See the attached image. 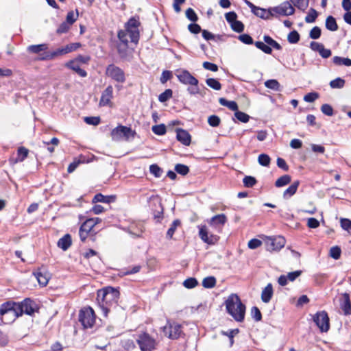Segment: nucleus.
I'll use <instances>...</instances> for the list:
<instances>
[{"label":"nucleus","instance_id":"62","mask_svg":"<svg viewBox=\"0 0 351 351\" xmlns=\"http://www.w3.org/2000/svg\"><path fill=\"white\" fill-rule=\"evenodd\" d=\"M239 40L246 45H252L254 43L252 36L247 34L239 35Z\"/></svg>","mask_w":351,"mask_h":351},{"label":"nucleus","instance_id":"50","mask_svg":"<svg viewBox=\"0 0 351 351\" xmlns=\"http://www.w3.org/2000/svg\"><path fill=\"white\" fill-rule=\"evenodd\" d=\"M234 117L242 123H247L250 119V116L247 114L238 110L235 111Z\"/></svg>","mask_w":351,"mask_h":351},{"label":"nucleus","instance_id":"25","mask_svg":"<svg viewBox=\"0 0 351 351\" xmlns=\"http://www.w3.org/2000/svg\"><path fill=\"white\" fill-rule=\"evenodd\" d=\"M273 295V287L271 284H268L262 291L261 300L265 303H268Z\"/></svg>","mask_w":351,"mask_h":351},{"label":"nucleus","instance_id":"10","mask_svg":"<svg viewBox=\"0 0 351 351\" xmlns=\"http://www.w3.org/2000/svg\"><path fill=\"white\" fill-rule=\"evenodd\" d=\"M162 331L166 337L171 339H178L182 333L180 324L167 321V324L162 328Z\"/></svg>","mask_w":351,"mask_h":351},{"label":"nucleus","instance_id":"22","mask_svg":"<svg viewBox=\"0 0 351 351\" xmlns=\"http://www.w3.org/2000/svg\"><path fill=\"white\" fill-rule=\"evenodd\" d=\"M116 199L115 195H104L101 193H97L96 194L93 199V203H97V202H102V203H107L110 204L111 202H114Z\"/></svg>","mask_w":351,"mask_h":351},{"label":"nucleus","instance_id":"60","mask_svg":"<svg viewBox=\"0 0 351 351\" xmlns=\"http://www.w3.org/2000/svg\"><path fill=\"white\" fill-rule=\"evenodd\" d=\"M321 111L323 114L327 116H332L334 114V110L332 107L327 104H323L321 106Z\"/></svg>","mask_w":351,"mask_h":351},{"label":"nucleus","instance_id":"48","mask_svg":"<svg viewBox=\"0 0 351 351\" xmlns=\"http://www.w3.org/2000/svg\"><path fill=\"white\" fill-rule=\"evenodd\" d=\"M174 169L178 173L182 176H186L189 172V167L183 164L176 165Z\"/></svg>","mask_w":351,"mask_h":351},{"label":"nucleus","instance_id":"21","mask_svg":"<svg viewBox=\"0 0 351 351\" xmlns=\"http://www.w3.org/2000/svg\"><path fill=\"white\" fill-rule=\"evenodd\" d=\"M256 16L260 17L263 19H269L271 16H274V13L271 12V9L266 10L257 7L252 12Z\"/></svg>","mask_w":351,"mask_h":351},{"label":"nucleus","instance_id":"28","mask_svg":"<svg viewBox=\"0 0 351 351\" xmlns=\"http://www.w3.org/2000/svg\"><path fill=\"white\" fill-rule=\"evenodd\" d=\"M326 28L330 31L335 32L338 29V25L336 19L332 16H328L326 19Z\"/></svg>","mask_w":351,"mask_h":351},{"label":"nucleus","instance_id":"13","mask_svg":"<svg viewBox=\"0 0 351 351\" xmlns=\"http://www.w3.org/2000/svg\"><path fill=\"white\" fill-rule=\"evenodd\" d=\"M135 132H133L130 127L119 125L111 131V136L114 141L122 139L128 140L130 136H134Z\"/></svg>","mask_w":351,"mask_h":351},{"label":"nucleus","instance_id":"54","mask_svg":"<svg viewBox=\"0 0 351 351\" xmlns=\"http://www.w3.org/2000/svg\"><path fill=\"white\" fill-rule=\"evenodd\" d=\"M341 250L339 246H333L330 250V256L335 260L341 256Z\"/></svg>","mask_w":351,"mask_h":351},{"label":"nucleus","instance_id":"18","mask_svg":"<svg viewBox=\"0 0 351 351\" xmlns=\"http://www.w3.org/2000/svg\"><path fill=\"white\" fill-rule=\"evenodd\" d=\"M176 139L185 146H189L191 142V134L185 130L176 128Z\"/></svg>","mask_w":351,"mask_h":351},{"label":"nucleus","instance_id":"38","mask_svg":"<svg viewBox=\"0 0 351 351\" xmlns=\"http://www.w3.org/2000/svg\"><path fill=\"white\" fill-rule=\"evenodd\" d=\"M29 151L24 147H20L17 150V158L16 159V162H22L23 161L28 155Z\"/></svg>","mask_w":351,"mask_h":351},{"label":"nucleus","instance_id":"14","mask_svg":"<svg viewBox=\"0 0 351 351\" xmlns=\"http://www.w3.org/2000/svg\"><path fill=\"white\" fill-rule=\"evenodd\" d=\"M286 243L285 237L282 236L269 237L267 241V250L269 252L279 251Z\"/></svg>","mask_w":351,"mask_h":351},{"label":"nucleus","instance_id":"46","mask_svg":"<svg viewBox=\"0 0 351 351\" xmlns=\"http://www.w3.org/2000/svg\"><path fill=\"white\" fill-rule=\"evenodd\" d=\"M172 95H173V91L171 89H166L163 93H162L158 96V100L160 102L164 103V102L168 101L172 97Z\"/></svg>","mask_w":351,"mask_h":351},{"label":"nucleus","instance_id":"40","mask_svg":"<svg viewBox=\"0 0 351 351\" xmlns=\"http://www.w3.org/2000/svg\"><path fill=\"white\" fill-rule=\"evenodd\" d=\"M318 16V12L314 9L311 8L308 14L305 17V21L307 23H311L315 21Z\"/></svg>","mask_w":351,"mask_h":351},{"label":"nucleus","instance_id":"41","mask_svg":"<svg viewBox=\"0 0 351 351\" xmlns=\"http://www.w3.org/2000/svg\"><path fill=\"white\" fill-rule=\"evenodd\" d=\"M300 36L296 30L291 31L287 36V40L291 44L298 43L300 40Z\"/></svg>","mask_w":351,"mask_h":351},{"label":"nucleus","instance_id":"16","mask_svg":"<svg viewBox=\"0 0 351 351\" xmlns=\"http://www.w3.org/2000/svg\"><path fill=\"white\" fill-rule=\"evenodd\" d=\"M179 81L186 85H198L199 81L187 70H182L176 75Z\"/></svg>","mask_w":351,"mask_h":351},{"label":"nucleus","instance_id":"6","mask_svg":"<svg viewBox=\"0 0 351 351\" xmlns=\"http://www.w3.org/2000/svg\"><path fill=\"white\" fill-rule=\"evenodd\" d=\"M19 316L23 314L32 316L36 312L38 311V306L32 299L27 298L20 302H15Z\"/></svg>","mask_w":351,"mask_h":351},{"label":"nucleus","instance_id":"9","mask_svg":"<svg viewBox=\"0 0 351 351\" xmlns=\"http://www.w3.org/2000/svg\"><path fill=\"white\" fill-rule=\"evenodd\" d=\"M106 75L113 81L123 84L126 81V77L124 71L114 64L107 66L106 69Z\"/></svg>","mask_w":351,"mask_h":351},{"label":"nucleus","instance_id":"59","mask_svg":"<svg viewBox=\"0 0 351 351\" xmlns=\"http://www.w3.org/2000/svg\"><path fill=\"white\" fill-rule=\"evenodd\" d=\"M208 123L212 127H217L221 123V119L217 115H211L208 118Z\"/></svg>","mask_w":351,"mask_h":351},{"label":"nucleus","instance_id":"15","mask_svg":"<svg viewBox=\"0 0 351 351\" xmlns=\"http://www.w3.org/2000/svg\"><path fill=\"white\" fill-rule=\"evenodd\" d=\"M274 16L278 14L282 16H289L293 14L295 9L289 1H285L280 5L271 8Z\"/></svg>","mask_w":351,"mask_h":351},{"label":"nucleus","instance_id":"17","mask_svg":"<svg viewBox=\"0 0 351 351\" xmlns=\"http://www.w3.org/2000/svg\"><path fill=\"white\" fill-rule=\"evenodd\" d=\"M113 98V87L108 85L102 92L99 105L100 106H106L111 104V99Z\"/></svg>","mask_w":351,"mask_h":351},{"label":"nucleus","instance_id":"58","mask_svg":"<svg viewBox=\"0 0 351 351\" xmlns=\"http://www.w3.org/2000/svg\"><path fill=\"white\" fill-rule=\"evenodd\" d=\"M341 227L342 229L348 231V232H351V220L347 218H341L340 219Z\"/></svg>","mask_w":351,"mask_h":351},{"label":"nucleus","instance_id":"52","mask_svg":"<svg viewBox=\"0 0 351 351\" xmlns=\"http://www.w3.org/2000/svg\"><path fill=\"white\" fill-rule=\"evenodd\" d=\"M230 26H231V28L232 29V30L237 33H241V32H243V30H244V25L240 21L237 20L236 21L232 23L230 25Z\"/></svg>","mask_w":351,"mask_h":351},{"label":"nucleus","instance_id":"44","mask_svg":"<svg viewBox=\"0 0 351 351\" xmlns=\"http://www.w3.org/2000/svg\"><path fill=\"white\" fill-rule=\"evenodd\" d=\"M227 221V217L224 214L217 215L211 218V222L215 224L223 225Z\"/></svg>","mask_w":351,"mask_h":351},{"label":"nucleus","instance_id":"30","mask_svg":"<svg viewBox=\"0 0 351 351\" xmlns=\"http://www.w3.org/2000/svg\"><path fill=\"white\" fill-rule=\"evenodd\" d=\"M291 181V177L289 175H284L276 180L275 182V186L278 188L282 187L289 184Z\"/></svg>","mask_w":351,"mask_h":351},{"label":"nucleus","instance_id":"57","mask_svg":"<svg viewBox=\"0 0 351 351\" xmlns=\"http://www.w3.org/2000/svg\"><path fill=\"white\" fill-rule=\"evenodd\" d=\"M208 235L209 234L205 226L199 228V236L204 243H207V241H208Z\"/></svg>","mask_w":351,"mask_h":351},{"label":"nucleus","instance_id":"34","mask_svg":"<svg viewBox=\"0 0 351 351\" xmlns=\"http://www.w3.org/2000/svg\"><path fill=\"white\" fill-rule=\"evenodd\" d=\"M216 285V278L214 276H208L203 279L202 286L206 289L213 288Z\"/></svg>","mask_w":351,"mask_h":351},{"label":"nucleus","instance_id":"31","mask_svg":"<svg viewBox=\"0 0 351 351\" xmlns=\"http://www.w3.org/2000/svg\"><path fill=\"white\" fill-rule=\"evenodd\" d=\"M239 332L238 328L231 329L228 331L221 330V334L229 338L230 345L232 346L234 344V337Z\"/></svg>","mask_w":351,"mask_h":351},{"label":"nucleus","instance_id":"42","mask_svg":"<svg viewBox=\"0 0 351 351\" xmlns=\"http://www.w3.org/2000/svg\"><path fill=\"white\" fill-rule=\"evenodd\" d=\"M95 225L96 222H95L93 219H88L81 225L80 227L82 228V230H85L90 232Z\"/></svg>","mask_w":351,"mask_h":351},{"label":"nucleus","instance_id":"29","mask_svg":"<svg viewBox=\"0 0 351 351\" xmlns=\"http://www.w3.org/2000/svg\"><path fill=\"white\" fill-rule=\"evenodd\" d=\"M332 62L337 66L345 65L346 66H351V59L348 58H343L340 56H334Z\"/></svg>","mask_w":351,"mask_h":351},{"label":"nucleus","instance_id":"51","mask_svg":"<svg viewBox=\"0 0 351 351\" xmlns=\"http://www.w3.org/2000/svg\"><path fill=\"white\" fill-rule=\"evenodd\" d=\"M251 315H252V317L256 322H259L262 319V314H261L259 308L256 306H253L251 308Z\"/></svg>","mask_w":351,"mask_h":351},{"label":"nucleus","instance_id":"56","mask_svg":"<svg viewBox=\"0 0 351 351\" xmlns=\"http://www.w3.org/2000/svg\"><path fill=\"white\" fill-rule=\"evenodd\" d=\"M186 18L192 21V22H196L198 20V16L197 14L195 12L193 9L189 8L186 10Z\"/></svg>","mask_w":351,"mask_h":351},{"label":"nucleus","instance_id":"12","mask_svg":"<svg viewBox=\"0 0 351 351\" xmlns=\"http://www.w3.org/2000/svg\"><path fill=\"white\" fill-rule=\"evenodd\" d=\"M136 342L141 351H152L155 349L156 340L147 332L139 335Z\"/></svg>","mask_w":351,"mask_h":351},{"label":"nucleus","instance_id":"3","mask_svg":"<svg viewBox=\"0 0 351 351\" xmlns=\"http://www.w3.org/2000/svg\"><path fill=\"white\" fill-rule=\"evenodd\" d=\"M141 25L139 16H132L125 23L124 29H120L119 32H123L126 38H130V42L136 45L140 38L139 27Z\"/></svg>","mask_w":351,"mask_h":351},{"label":"nucleus","instance_id":"45","mask_svg":"<svg viewBox=\"0 0 351 351\" xmlns=\"http://www.w3.org/2000/svg\"><path fill=\"white\" fill-rule=\"evenodd\" d=\"M258 163L263 167H268L270 164L271 158L266 154H261L258 158Z\"/></svg>","mask_w":351,"mask_h":351},{"label":"nucleus","instance_id":"26","mask_svg":"<svg viewBox=\"0 0 351 351\" xmlns=\"http://www.w3.org/2000/svg\"><path fill=\"white\" fill-rule=\"evenodd\" d=\"M300 182L298 180L295 181L291 185H290L283 193V197L288 199L293 196L297 191Z\"/></svg>","mask_w":351,"mask_h":351},{"label":"nucleus","instance_id":"43","mask_svg":"<svg viewBox=\"0 0 351 351\" xmlns=\"http://www.w3.org/2000/svg\"><path fill=\"white\" fill-rule=\"evenodd\" d=\"M290 1L301 10H304L308 5V0H290Z\"/></svg>","mask_w":351,"mask_h":351},{"label":"nucleus","instance_id":"7","mask_svg":"<svg viewBox=\"0 0 351 351\" xmlns=\"http://www.w3.org/2000/svg\"><path fill=\"white\" fill-rule=\"evenodd\" d=\"M81 46L80 43H71L67 45H66L64 47L58 48L52 52H47L45 53V56L43 57H40V60H53L55 58L62 56L64 54L69 53L71 51H75Z\"/></svg>","mask_w":351,"mask_h":351},{"label":"nucleus","instance_id":"11","mask_svg":"<svg viewBox=\"0 0 351 351\" xmlns=\"http://www.w3.org/2000/svg\"><path fill=\"white\" fill-rule=\"evenodd\" d=\"M313 320L322 332H326L330 329V320L326 311L316 313L313 316Z\"/></svg>","mask_w":351,"mask_h":351},{"label":"nucleus","instance_id":"20","mask_svg":"<svg viewBox=\"0 0 351 351\" xmlns=\"http://www.w3.org/2000/svg\"><path fill=\"white\" fill-rule=\"evenodd\" d=\"M48 49V44L47 43H42L39 45H32L27 47V51L29 53H34V54H39L40 52L44 51V53L42 54L43 57L45 56V53H47L46 51Z\"/></svg>","mask_w":351,"mask_h":351},{"label":"nucleus","instance_id":"47","mask_svg":"<svg viewBox=\"0 0 351 351\" xmlns=\"http://www.w3.org/2000/svg\"><path fill=\"white\" fill-rule=\"evenodd\" d=\"M243 182L245 187L250 188L254 186L256 184L257 181L253 176H245L243 179Z\"/></svg>","mask_w":351,"mask_h":351},{"label":"nucleus","instance_id":"39","mask_svg":"<svg viewBox=\"0 0 351 351\" xmlns=\"http://www.w3.org/2000/svg\"><path fill=\"white\" fill-rule=\"evenodd\" d=\"M152 130L155 134L159 136L165 134L167 132L166 126L163 123L153 125L152 128Z\"/></svg>","mask_w":351,"mask_h":351},{"label":"nucleus","instance_id":"23","mask_svg":"<svg viewBox=\"0 0 351 351\" xmlns=\"http://www.w3.org/2000/svg\"><path fill=\"white\" fill-rule=\"evenodd\" d=\"M72 244L71 237L69 234H66L62 238H60L58 241V246L61 248L62 250H67Z\"/></svg>","mask_w":351,"mask_h":351},{"label":"nucleus","instance_id":"8","mask_svg":"<svg viewBox=\"0 0 351 351\" xmlns=\"http://www.w3.org/2000/svg\"><path fill=\"white\" fill-rule=\"evenodd\" d=\"M95 314L93 309L90 307H84L80 311L79 322L85 328H91L95 322Z\"/></svg>","mask_w":351,"mask_h":351},{"label":"nucleus","instance_id":"53","mask_svg":"<svg viewBox=\"0 0 351 351\" xmlns=\"http://www.w3.org/2000/svg\"><path fill=\"white\" fill-rule=\"evenodd\" d=\"M197 284V280L195 278H189L183 282V285L187 289H193L195 287Z\"/></svg>","mask_w":351,"mask_h":351},{"label":"nucleus","instance_id":"19","mask_svg":"<svg viewBox=\"0 0 351 351\" xmlns=\"http://www.w3.org/2000/svg\"><path fill=\"white\" fill-rule=\"evenodd\" d=\"M340 307L343 311L344 315H348L351 314V301L350 295L348 293L342 294V300L340 301Z\"/></svg>","mask_w":351,"mask_h":351},{"label":"nucleus","instance_id":"27","mask_svg":"<svg viewBox=\"0 0 351 351\" xmlns=\"http://www.w3.org/2000/svg\"><path fill=\"white\" fill-rule=\"evenodd\" d=\"M34 275L35 276L38 283L41 286L45 287L47 285L48 281H49V274H43L40 271V269H39L37 271H35L34 273Z\"/></svg>","mask_w":351,"mask_h":351},{"label":"nucleus","instance_id":"49","mask_svg":"<svg viewBox=\"0 0 351 351\" xmlns=\"http://www.w3.org/2000/svg\"><path fill=\"white\" fill-rule=\"evenodd\" d=\"M149 171L156 178H160L162 173V169L158 165L156 164H153L149 166Z\"/></svg>","mask_w":351,"mask_h":351},{"label":"nucleus","instance_id":"32","mask_svg":"<svg viewBox=\"0 0 351 351\" xmlns=\"http://www.w3.org/2000/svg\"><path fill=\"white\" fill-rule=\"evenodd\" d=\"M265 86L267 88L276 90V91H280V83L274 79L272 80H268L265 82Z\"/></svg>","mask_w":351,"mask_h":351},{"label":"nucleus","instance_id":"1","mask_svg":"<svg viewBox=\"0 0 351 351\" xmlns=\"http://www.w3.org/2000/svg\"><path fill=\"white\" fill-rule=\"evenodd\" d=\"M119 295V291L111 287L97 291V300L105 316H107L110 307L117 304Z\"/></svg>","mask_w":351,"mask_h":351},{"label":"nucleus","instance_id":"55","mask_svg":"<svg viewBox=\"0 0 351 351\" xmlns=\"http://www.w3.org/2000/svg\"><path fill=\"white\" fill-rule=\"evenodd\" d=\"M322 30L321 29L315 26L311 29L309 33V37L312 39L316 40L318 39L321 36Z\"/></svg>","mask_w":351,"mask_h":351},{"label":"nucleus","instance_id":"36","mask_svg":"<svg viewBox=\"0 0 351 351\" xmlns=\"http://www.w3.org/2000/svg\"><path fill=\"white\" fill-rule=\"evenodd\" d=\"M206 83L210 88L215 90H219L221 89V83L215 78H208L206 80Z\"/></svg>","mask_w":351,"mask_h":351},{"label":"nucleus","instance_id":"64","mask_svg":"<svg viewBox=\"0 0 351 351\" xmlns=\"http://www.w3.org/2000/svg\"><path fill=\"white\" fill-rule=\"evenodd\" d=\"M84 121L88 125H97L100 123V118L99 117H86Z\"/></svg>","mask_w":351,"mask_h":351},{"label":"nucleus","instance_id":"33","mask_svg":"<svg viewBox=\"0 0 351 351\" xmlns=\"http://www.w3.org/2000/svg\"><path fill=\"white\" fill-rule=\"evenodd\" d=\"M181 225L180 219H175L170 226L167 232V238L171 239L174 234L177 228Z\"/></svg>","mask_w":351,"mask_h":351},{"label":"nucleus","instance_id":"61","mask_svg":"<svg viewBox=\"0 0 351 351\" xmlns=\"http://www.w3.org/2000/svg\"><path fill=\"white\" fill-rule=\"evenodd\" d=\"M188 29L189 31L194 34H199V32H202V29L199 25L195 23V22L191 23L188 25Z\"/></svg>","mask_w":351,"mask_h":351},{"label":"nucleus","instance_id":"37","mask_svg":"<svg viewBox=\"0 0 351 351\" xmlns=\"http://www.w3.org/2000/svg\"><path fill=\"white\" fill-rule=\"evenodd\" d=\"M346 81L341 77H337L330 82V86L332 88H342L344 87Z\"/></svg>","mask_w":351,"mask_h":351},{"label":"nucleus","instance_id":"63","mask_svg":"<svg viewBox=\"0 0 351 351\" xmlns=\"http://www.w3.org/2000/svg\"><path fill=\"white\" fill-rule=\"evenodd\" d=\"M319 93L316 92H311L304 95V100L306 102H313L319 97Z\"/></svg>","mask_w":351,"mask_h":351},{"label":"nucleus","instance_id":"2","mask_svg":"<svg viewBox=\"0 0 351 351\" xmlns=\"http://www.w3.org/2000/svg\"><path fill=\"white\" fill-rule=\"evenodd\" d=\"M227 312L237 321L241 322L244 320L245 306L241 302L237 294H231L225 302Z\"/></svg>","mask_w":351,"mask_h":351},{"label":"nucleus","instance_id":"24","mask_svg":"<svg viewBox=\"0 0 351 351\" xmlns=\"http://www.w3.org/2000/svg\"><path fill=\"white\" fill-rule=\"evenodd\" d=\"M66 66L75 71L80 77H85L87 76L86 71L80 68V66L77 61L71 60L66 64Z\"/></svg>","mask_w":351,"mask_h":351},{"label":"nucleus","instance_id":"4","mask_svg":"<svg viewBox=\"0 0 351 351\" xmlns=\"http://www.w3.org/2000/svg\"><path fill=\"white\" fill-rule=\"evenodd\" d=\"M20 317L15 302L8 301L0 306V320L4 324L12 323L17 317Z\"/></svg>","mask_w":351,"mask_h":351},{"label":"nucleus","instance_id":"5","mask_svg":"<svg viewBox=\"0 0 351 351\" xmlns=\"http://www.w3.org/2000/svg\"><path fill=\"white\" fill-rule=\"evenodd\" d=\"M117 37L119 43L117 44V49L120 58L123 60L130 61L132 58V51L129 49V39L126 38L123 32H118Z\"/></svg>","mask_w":351,"mask_h":351},{"label":"nucleus","instance_id":"35","mask_svg":"<svg viewBox=\"0 0 351 351\" xmlns=\"http://www.w3.org/2000/svg\"><path fill=\"white\" fill-rule=\"evenodd\" d=\"M254 45L260 50L267 54H271L272 53V49L262 41H256L254 43Z\"/></svg>","mask_w":351,"mask_h":351}]
</instances>
